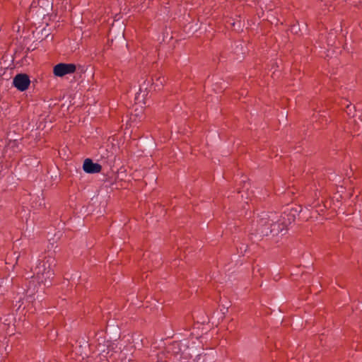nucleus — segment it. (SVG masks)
<instances>
[{
	"mask_svg": "<svg viewBox=\"0 0 362 362\" xmlns=\"http://www.w3.org/2000/svg\"><path fill=\"white\" fill-rule=\"evenodd\" d=\"M57 261L53 256H46L39 260L33 271V276L36 278L38 283L46 285L50 283L54 275V267Z\"/></svg>",
	"mask_w": 362,
	"mask_h": 362,
	"instance_id": "f257e3e1",
	"label": "nucleus"
},
{
	"mask_svg": "<svg viewBox=\"0 0 362 362\" xmlns=\"http://www.w3.org/2000/svg\"><path fill=\"white\" fill-rule=\"evenodd\" d=\"M276 219L274 214H263L257 221V230L263 235H267L273 231L272 226Z\"/></svg>",
	"mask_w": 362,
	"mask_h": 362,
	"instance_id": "f03ea898",
	"label": "nucleus"
},
{
	"mask_svg": "<svg viewBox=\"0 0 362 362\" xmlns=\"http://www.w3.org/2000/svg\"><path fill=\"white\" fill-rule=\"evenodd\" d=\"M76 69V65L74 64L60 63L54 66L53 73L55 76L62 77L74 73Z\"/></svg>",
	"mask_w": 362,
	"mask_h": 362,
	"instance_id": "7ed1b4c3",
	"label": "nucleus"
},
{
	"mask_svg": "<svg viewBox=\"0 0 362 362\" xmlns=\"http://www.w3.org/2000/svg\"><path fill=\"white\" fill-rule=\"evenodd\" d=\"M30 81L29 76L25 74H17L13 81V86L19 90L24 91L30 86Z\"/></svg>",
	"mask_w": 362,
	"mask_h": 362,
	"instance_id": "20e7f679",
	"label": "nucleus"
},
{
	"mask_svg": "<svg viewBox=\"0 0 362 362\" xmlns=\"http://www.w3.org/2000/svg\"><path fill=\"white\" fill-rule=\"evenodd\" d=\"M83 170L88 173H100L102 170V166L98 164L93 163L90 158H86L83 165Z\"/></svg>",
	"mask_w": 362,
	"mask_h": 362,
	"instance_id": "39448f33",
	"label": "nucleus"
},
{
	"mask_svg": "<svg viewBox=\"0 0 362 362\" xmlns=\"http://www.w3.org/2000/svg\"><path fill=\"white\" fill-rule=\"evenodd\" d=\"M156 81H160V84L162 85L165 82V78L164 77H158Z\"/></svg>",
	"mask_w": 362,
	"mask_h": 362,
	"instance_id": "423d86ee",
	"label": "nucleus"
},
{
	"mask_svg": "<svg viewBox=\"0 0 362 362\" xmlns=\"http://www.w3.org/2000/svg\"><path fill=\"white\" fill-rule=\"evenodd\" d=\"M30 298H31V300H32V301H33V300H35V298L34 297H33V296H30Z\"/></svg>",
	"mask_w": 362,
	"mask_h": 362,
	"instance_id": "0eeeda50",
	"label": "nucleus"
}]
</instances>
